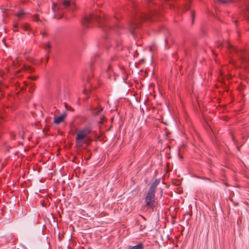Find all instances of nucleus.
I'll return each instance as SVG.
<instances>
[{
    "mask_svg": "<svg viewBox=\"0 0 249 249\" xmlns=\"http://www.w3.org/2000/svg\"><path fill=\"white\" fill-rule=\"evenodd\" d=\"M160 180L156 179L152 184L147 193L146 195L145 201L146 206L151 208L153 206L155 202V193L157 185Z\"/></svg>",
    "mask_w": 249,
    "mask_h": 249,
    "instance_id": "f257e3e1",
    "label": "nucleus"
},
{
    "mask_svg": "<svg viewBox=\"0 0 249 249\" xmlns=\"http://www.w3.org/2000/svg\"><path fill=\"white\" fill-rule=\"evenodd\" d=\"M91 129L89 126L83 128L79 130L75 138L76 145L77 147H81L86 143L87 136L90 133Z\"/></svg>",
    "mask_w": 249,
    "mask_h": 249,
    "instance_id": "f03ea898",
    "label": "nucleus"
},
{
    "mask_svg": "<svg viewBox=\"0 0 249 249\" xmlns=\"http://www.w3.org/2000/svg\"><path fill=\"white\" fill-rule=\"evenodd\" d=\"M74 6V3H71L69 0H64L63 2V4L62 5H58L53 4V9L54 12H56V8L58 6V9H59L60 8H62V7H64V8H67L69 6L73 7ZM71 10H73V7H71Z\"/></svg>",
    "mask_w": 249,
    "mask_h": 249,
    "instance_id": "7ed1b4c3",
    "label": "nucleus"
},
{
    "mask_svg": "<svg viewBox=\"0 0 249 249\" xmlns=\"http://www.w3.org/2000/svg\"><path fill=\"white\" fill-rule=\"evenodd\" d=\"M97 17H95L93 15H91L85 18L83 21V24L85 26H88V24L93 19H98Z\"/></svg>",
    "mask_w": 249,
    "mask_h": 249,
    "instance_id": "20e7f679",
    "label": "nucleus"
},
{
    "mask_svg": "<svg viewBox=\"0 0 249 249\" xmlns=\"http://www.w3.org/2000/svg\"><path fill=\"white\" fill-rule=\"evenodd\" d=\"M66 117V115L63 114L60 116L55 117L54 118V123L56 124H59L62 122Z\"/></svg>",
    "mask_w": 249,
    "mask_h": 249,
    "instance_id": "39448f33",
    "label": "nucleus"
},
{
    "mask_svg": "<svg viewBox=\"0 0 249 249\" xmlns=\"http://www.w3.org/2000/svg\"><path fill=\"white\" fill-rule=\"evenodd\" d=\"M96 13H97V12H96ZM95 17H97L98 18V19H96L97 20H98L99 22L100 23L102 22L101 18H103V19L104 20H106V18L105 17L104 14L103 13H101L99 16H97V14H96V15L93 14Z\"/></svg>",
    "mask_w": 249,
    "mask_h": 249,
    "instance_id": "423d86ee",
    "label": "nucleus"
},
{
    "mask_svg": "<svg viewBox=\"0 0 249 249\" xmlns=\"http://www.w3.org/2000/svg\"><path fill=\"white\" fill-rule=\"evenodd\" d=\"M143 245L142 243H140L136 246L130 247L129 249H142Z\"/></svg>",
    "mask_w": 249,
    "mask_h": 249,
    "instance_id": "0eeeda50",
    "label": "nucleus"
},
{
    "mask_svg": "<svg viewBox=\"0 0 249 249\" xmlns=\"http://www.w3.org/2000/svg\"><path fill=\"white\" fill-rule=\"evenodd\" d=\"M22 27L24 31H30L31 30L30 26L28 23L23 24Z\"/></svg>",
    "mask_w": 249,
    "mask_h": 249,
    "instance_id": "6e6552de",
    "label": "nucleus"
},
{
    "mask_svg": "<svg viewBox=\"0 0 249 249\" xmlns=\"http://www.w3.org/2000/svg\"><path fill=\"white\" fill-rule=\"evenodd\" d=\"M25 15V13L22 10H20L18 11L17 14L16 16L19 18H21L23 17L24 15Z\"/></svg>",
    "mask_w": 249,
    "mask_h": 249,
    "instance_id": "1a4fd4ad",
    "label": "nucleus"
},
{
    "mask_svg": "<svg viewBox=\"0 0 249 249\" xmlns=\"http://www.w3.org/2000/svg\"><path fill=\"white\" fill-rule=\"evenodd\" d=\"M22 69H24L26 71H29L30 72H33L34 71V69L31 67L30 66H27L25 65H24L23 67V68Z\"/></svg>",
    "mask_w": 249,
    "mask_h": 249,
    "instance_id": "9d476101",
    "label": "nucleus"
},
{
    "mask_svg": "<svg viewBox=\"0 0 249 249\" xmlns=\"http://www.w3.org/2000/svg\"><path fill=\"white\" fill-rule=\"evenodd\" d=\"M18 23H15L13 25V31L14 32H17L18 31Z\"/></svg>",
    "mask_w": 249,
    "mask_h": 249,
    "instance_id": "9b49d317",
    "label": "nucleus"
},
{
    "mask_svg": "<svg viewBox=\"0 0 249 249\" xmlns=\"http://www.w3.org/2000/svg\"><path fill=\"white\" fill-rule=\"evenodd\" d=\"M44 48H45V50L49 51L51 48L50 44L49 42L47 43L45 45Z\"/></svg>",
    "mask_w": 249,
    "mask_h": 249,
    "instance_id": "f8f14e48",
    "label": "nucleus"
},
{
    "mask_svg": "<svg viewBox=\"0 0 249 249\" xmlns=\"http://www.w3.org/2000/svg\"><path fill=\"white\" fill-rule=\"evenodd\" d=\"M218 1L221 3L226 4L230 2L229 0H218Z\"/></svg>",
    "mask_w": 249,
    "mask_h": 249,
    "instance_id": "ddd939ff",
    "label": "nucleus"
},
{
    "mask_svg": "<svg viewBox=\"0 0 249 249\" xmlns=\"http://www.w3.org/2000/svg\"><path fill=\"white\" fill-rule=\"evenodd\" d=\"M103 110V108L102 107H98L96 110L95 112L96 114H98L99 113H100Z\"/></svg>",
    "mask_w": 249,
    "mask_h": 249,
    "instance_id": "4468645a",
    "label": "nucleus"
},
{
    "mask_svg": "<svg viewBox=\"0 0 249 249\" xmlns=\"http://www.w3.org/2000/svg\"><path fill=\"white\" fill-rule=\"evenodd\" d=\"M39 20V18L37 16H36L34 18V20L37 21Z\"/></svg>",
    "mask_w": 249,
    "mask_h": 249,
    "instance_id": "2eb2a0df",
    "label": "nucleus"
},
{
    "mask_svg": "<svg viewBox=\"0 0 249 249\" xmlns=\"http://www.w3.org/2000/svg\"><path fill=\"white\" fill-rule=\"evenodd\" d=\"M104 118H105V117H104V116H102V117L101 118V120L100 121L99 123H102V121H103V120L104 119Z\"/></svg>",
    "mask_w": 249,
    "mask_h": 249,
    "instance_id": "dca6fc26",
    "label": "nucleus"
},
{
    "mask_svg": "<svg viewBox=\"0 0 249 249\" xmlns=\"http://www.w3.org/2000/svg\"><path fill=\"white\" fill-rule=\"evenodd\" d=\"M20 71V70H18V71H16V72H16V74H17V72H19V71Z\"/></svg>",
    "mask_w": 249,
    "mask_h": 249,
    "instance_id": "f3484780",
    "label": "nucleus"
},
{
    "mask_svg": "<svg viewBox=\"0 0 249 249\" xmlns=\"http://www.w3.org/2000/svg\"><path fill=\"white\" fill-rule=\"evenodd\" d=\"M16 61H14V62H13V64H14V65H16Z\"/></svg>",
    "mask_w": 249,
    "mask_h": 249,
    "instance_id": "a211bd4d",
    "label": "nucleus"
},
{
    "mask_svg": "<svg viewBox=\"0 0 249 249\" xmlns=\"http://www.w3.org/2000/svg\"><path fill=\"white\" fill-rule=\"evenodd\" d=\"M29 91H30V92H32V90H29Z\"/></svg>",
    "mask_w": 249,
    "mask_h": 249,
    "instance_id": "6ab92c4d",
    "label": "nucleus"
},
{
    "mask_svg": "<svg viewBox=\"0 0 249 249\" xmlns=\"http://www.w3.org/2000/svg\"><path fill=\"white\" fill-rule=\"evenodd\" d=\"M25 84L26 85V84H27V82H24Z\"/></svg>",
    "mask_w": 249,
    "mask_h": 249,
    "instance_id": "aec40b11",
    "label": "nucleus"
}]
</instances>
